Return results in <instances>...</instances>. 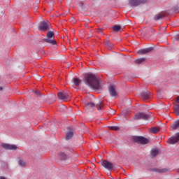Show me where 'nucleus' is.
<instances>
[{
    "label": "nucleus",
    "mask_w": 179,
    "mask_h": 179,
    "mask_svg": "<svg viewBox=\"0 0 179 179\" xmlns=\"http://www.w3.org/2000/svg\"><path fill=\"white\" fill-rule=\"evenodd\" d=\"M84 83L92 89L99 90L100 88L99 81L94 74H86L85 76Z\"/></svg>",
    "instance_id": "obj_1"
},
{
    "label": "nucleus",
    "mask_w": 179,
    "mask_h": 179,
    "mask_svg": "<svg viewBox=\"0 0 179 179\" xmlns=\"http://www.w3.org/2000/svg\"><path fill=\"white\" fill-rule=\"evenodd\" d=\"M46 36L47 38L43 39L44 42L51 44L52 45H56L57 42L54 39V33L52 32V31H49Z\"/></svg>",
    "instance_id": "obj_2"
},
{
    "label": "nucleus",
    "mask_w": 179,
    "mask_h": 179,
    "mask_svg": "<svg viewBox=\"0 0 179 179\" xmlns=\"http://www.w3.org/2000/svg\"><path fill=\"white\" fill-rule=\"evenodd\" d=\"M58 99L62 101H69L71 94L69 92L61 91L57 94Z\"/></svg>",
    "instance_id": "obj_3"
},
{
    "label": "nucleus",
    "mask_w": 179,
    "mask_h": 179,
    "mask_svg": "<svg viewBox=\"0 0 179 179\" xmlns=\"http://www.w3.org/2000/svg\"><path fill=\"white\" fill-rule=\"evenodd\" d=\"M50 26V24L48 21H41L38 25V30L41 31H46L49 29Z\"/></svg>",
    "instance_id": "obj_4"
},
{
    "label": "nucleus",
    "mask_w": 179,
    "mask_h": 179,
    "mask_svg": "<svg viewBox=\"0 0 179 179\" xmlns=\"http://www.w3.org/2000/svg\"><path fill=\"white\" fill-rule=\"evenodd\" d=\"M150 116L149 115H147L144 113H137L134 117V119L136 120H149Z\"/></svg>",
    "instance_id": "obj_5"
},
{
    "label": "nucleus",
    "mask_w": 179,
    "mask_h": 179,
    "mask_svg": "<svg viewBox=\"0 0 179 179\" xmlns=\"http://www.w3.org/2000/svg\"><path fill=\"white\" fill-rule=\"evenodd\" d=\"M135 142L141 143L142 145L148 144L149 143L148 139L142 136H136L134 138Z\"/></svg>",
    "instance_id": "obj_6"
},
{
    "label": "nucleus",
    "mask_w": 179,
    "mask_h": 179,
    "mask_svg": "<svg viewBox=\"0 0 179 179\" xmlns=\"http://www.w3.org/2000/svg\"><path fill=\"white\" fill-rule=\"evenodd\" d=\"M147 0H129V4L130 6H138L141 3H144Z\"/></svg>",
    "instance_id": "obj_7"
},
{
    "label": "nucleus",
    "mask_w": 179,
    "mask_h": 179,
    "mask_svg": "<svg viewBox=\"0 0 179 179\" xmlns=\"http://www.w3.org/2000/svg\"><path fill=\"white\" fill-rule=\"evenodd\" d=\"M101 165L108 171H110L113 169V164L107 160H103L101 162Z\"/></svg>",
    "instance_id": "obj_8"
},
{
    "label": "nucleus",
    "mask_w": 179,
    "mask_h": 179,
    "mask_svg": "<svg viewBox=\"0 0 179 179\" xmlns=\"http://www.w3.org/2000/svg\"><path fill=\"white\" fill-rule=\"evenodd\" d=\"M179 141V133L176 134L175 136L170 138L168 141L169 144L173 145Z\"/></svg>",
    "instance_id": "obj_9"
},
{
    "label": "nucleus",
    "mask_w": 179,
    "mask_h": 179,
    "mask_svg": "<svg viewBox=\"0 0 179 179\" xmlns=\"http://www.w3.org/2000/svg\"><path fill=\"white\" fill-rule=\"evenodd\" d=\"M1 147H3L6 150H15L17 149V146L15 145H9V144H5V143H1Z\"/></svg>",
    "instance_id": "obj_10"
},
{
    "label": "nucleus",
    "mask_w": 179,
    "mask_h": 179,
    "mask_svg": "<svg viewBox=\"0 0 179 179\" xmlns=\"http://www.w3.org/2000/svg\"><path fill=\"white\" fill-rule=\"evenodd\" d=\"M152 50H153L152 48H145V49H143V50H140L138 52V54H139V55H145V54H148V53L150 52Z\"/></svg>",
    "instance_id": "obj_11"
},
{
    "label": "nucleus",
    "mask_w": 179,
    "mask_h": 179,
    "mask_svg": "<svg viewBox=\"0 0 179 179\" xmlns=\"http://www.w3.org/2000/svg\"><path fill=\"white\" fill-rule=\"evenodd\" d=\"M109 92H110V94L111 95V96L113 97H116L117 96V92L115 91V89L113 86H110L109 87Z\"/></svg>",
    "instance_id": "obj_12"
},
{
    "label": "nucleus",
    "mask_w": 179,
    "mask_h": 179,
    "mask_svg": "<svg viewBox=\"0 0 179 179\" xmlns=\"http://www.w3.org/2000/svg\"><path fill=\"white\" fill-rule=\"evenodd\" d=\"M95 107V104L94 103H87L85 104V108L87 110L92 111L93 108Z\"/></svg>",
    "instance_id": "obj_13"
},
{
    "label": "nucleus",
    "mask_w": 179,
    "mask_h": 179,
    "mask_svg": "<svg viewBox=\"0 0 179 179\" xmlns=\"http://www.w3.org/2000/svg\"><path fill=\"white\" fill-rule=\"evenodd\" d=\"M104 45L106 46V48L110 50L113 48V44H112L111 43H110L109 41H106L105 43H104Z\"/></svg>",
    "instance_id": "obj_14"
},
{
    "label": "nucleus",
    "mask_w": 179,
    "mask_h": 179,
    "mask_svg": "<svg viewBox=\"0 0 179 179\" xmlns=\"http://www.w3.org/2000/svg\"><path fill=\"white\" fill-rule=\"evenodd\" d=\"M141 96L144 100H148L150 98V92H143L141 93Z\"/></svg>",
    "instance_id": "obj_15"
},
{
    "label": "nucleus",
    "mask_w": 179,
    "mask_h": 179,
    "mask_svg": "<svg viewBox=\"0 0 179 179\" xmlns=\"http://www.w3.org/2000/svg\"><path fill=\"white\" fill-rule=\"evenodd\" d=\"M73 131L72 129L69 130L66 134V139L68 141L71 139L73 137Z\"/></svg>",
    "instance_id": "obj_16"
},
{
    "label": "nucleus",
    "mask_w": 179,
    "mask_h": 179,
    "mask_svg": "<svg viewBox=\"0 0 179 179\" xmlns=\"http://www.w3.org/2000/svg\"><path fill=\"white\" fill-rule=\"evenodd\" d=\"M159 150L158 149H152V150H151V152H150V155H151V157H155V156H157L158 154H159Z\"/></svg>",
    "instance_id": "obj_17"
},
{
    "label": "nucleus",
    "mask_w": 179,
    "mask_h": 179,
    "mask_svg": "<svg viewBox=\"0 0 179 179\" xmlns=\"http://www.w3.org/2000/svg\"><path fill=\"white\" fill-rule=\"evenodd\" d=\"M59 158L61 160H66V159H67L68 157H67L66 155L64 154V152H61L59 154Z\"/></svg>",
    "instance_id": "obj_18"
},
{
    "label": "nucleus",
    "mask_w": 179,
    "mask_h": 179,
    "mask_svg": "<svg viewBox=\"0 0 179 179\" xmlns=\"http://www.w3.org/2000/svg\"><path fill=\"white\" fill-rule=\"evenodd\" d=\"M172 129L176 130L179 128V120L174 122L173 124L171 126Z\"/></svg>",
    "instance_id": "obj_19"
},
{
    "label": "nucleus",
    "mask_w": 179,
    "mask_h": 179,
    "mask_svg": "<svg viewBox=\"0 0 179 179\" xmlns=\"http://www.w3.org/2000/svg\"><path fill=\"white\" fill-rule=\"evenodd\" d=\"M73 82L76 87H78L81 84V80L78 78L73 79Z\"/></svg>",
    "instance_id": "obj_20"
},
{
    "label": "nucleus",
    "mask_w": 179,
    "mask_h": 179,
    "mask_svg": "<svg viewBox=\"0 0 179 179\" xmlns=\"http://www.w3.org/2000/svg\"><path fill=\"white\" fill-rule=\"evenodd\" d=\"M164 17V15L163 14H157L156 15H155L154 20L157 21L162 19Z\"/></svg>",
    "instance_id": "obj_21"
},
{
    "label": "nucleus",
    "mask_w": 179,
    "mask_h": 179,
    "mask_svg": "<svg viewBox=\"0 0 179 179\" xmlns=\"http://www.w3.org/2000/svg\"><path fill=\"white\" fill-rule=\"evenodd\" d=\"M155 171L156 172L162 173H166V172L169 171V169H155Z\"/></svg>",
    "instance_id": "obj_22"
},
{
    "label": "nucleus",
    "mask_w": 179,
    "mask_h": 179,
    "mask_svg": "<svg viewBox=\"0 0 179 179\" xmlns=\"http://www.w3.org/2000/svg\"><path fill=\"white\" fill-rule=\"evenodd\" d=\"M159 127H152L150 129V131L153 134H157L159 131Z\"/></svg>",
    "instance_id": "obj_23"
},
{
    "label": "nucleus",
    "mask_w": 179,
    "mask_h": 179,
    "mask_svg": "<svg viewBox=\"0 0 179 179\" xmlns=\"http://www.w3.org/2000/svg\"><path fill=\"white\" fill-rule=\"evenodd\" d=\"M145 61V58L138 59L135 61V63L137 64H141L143 63Z\"/></svg>",
    "instance_id": "obj_24"
},
{
    "label": "nucleus",
    "mask_w": 179,
    "mask_h": 179,
    "mask_svg": "<svg viewBox=\"0 0 179 179\" xmlns=\"http://www.w3.org/2000/svg\"><path fill=\"white\" fill-rule=\"evenodd\" d=\"M96 108L98 109V110H101L103 108V105L102 102H100L99 104L96 105Z\"/></svg>",
    "instance_id": "obj_25"
},
{
    "label": "nucleus",
    "mask_w": 179,
    "mask_h": 179,
    "mask_svg": "<svg viewBox=\"0 0 179 179\" xmlns=\"http://www.w3.org/2000/svg\"><path fill=\"white\" fill-rule=\"evenodd\" d=\"M175 113L176 115H179V105H176L174 107Z\"/></svg>",
    "instance_id": "obj_26"
},
{
    "label": "nucleus",
    "mask_w": 179,
    "mask_h": 179,
    "mask_svg": "<svg viewBox=\"0 0 179 179\" xmlns=\"http://www.w3.org/2000/svg\"><path fill=\"white\" fill-rule=\"evenodd\" d=\"M121 29V27L120 25H115V27H113V30L115 31H119Z\"/></svg>",
    "instance_id": "obj_27"
},
{
    "label": "nucleus",
    "mask_w": 179,
    "mask_h": 179,
    "mask_svg": "<svg viewBox=\"0 0 179 179\" xmlns=\"http://www.w3.org/2000/svg\"><path fill=\"white\" fill-rule=\"evenodd\" d=\"M18 163H19V165L21 166H26V163L24 162L23 160H20V161L18 162Z\"/></svg>",
    "instance_id": "obj_28"
},
{
    "label": "nucleus",
    "mask_w": 179,
    "mask_h": 179,
    "mask_svg": "<svg viewBox=\"0 0 179 179\" xmlns=\"http://www.w3.org/2000/svg\"><path fill=\"white\" fill-rule=\"evenodd\" d=\"M110 129L111 130H115V131L119 130V127H110Z\"/></svg>",
    "instance_id": "obj_29"
},
{
    "label": "nucleus",
    "mask_w": 179,
    "mask_h": 179,
    "mask_svg": "<svg viewBox=\"0 0 179 179\" xmlns=\"http://www.w3.org/2000/svg\"><path fill=\"white\" fill-rule=\"evenodd\" d=\"M98 33L101 34H103V32H102V29L101 28H99L97 31Z\"/></svg>",
    "instance_id": "obj_30"
},
{
    "label": "nucleus",
    "mask_w": 179,
    "mask_h": 179,
    "mask_svg": "<svg viewBox=\"0 0 179 179\" xmlns=\"http://www.w3.org/2000/svg\"><path fill=\"white\" fill-rule=\"evenodd\" d=\"M34 94L36 95V96H40V92L38 91H36L34 92Z\"/></svg>",
    "instance_id": "obj_31"
},
{
    "label": "nucleus",
    "mask_w": 179,
    "mask_h": 179,
    "mask_svg": "<svg viewBox=\"0 0 179 179\" xmlns=\"http://www.w3.org/2000/svg\"><path fill=\"white\" fill-rule=\"evenodd\" d=\"M176 40L179 41V34L176 35Z\"/></svg>",
    "instance_id": "obj_32"
},
{
    "label": "nucleus",
    "mask_w": 179,
    "mask_h": 179,
    "mask_svg": "<svg viewBox=\"0 0 179 179\" xmlns=\"http://www.w3.org/2000/svg\"><path fill=\"white\" fill-rule=\"evenodd\" d=\"M176 102L179 103V96L177 97Z\"/></svg>",
    "instance_id": "obj_33"
},
{
    "label": "nucleus",
    "mask_w": 179,
    "mask_h": 179,
    "mask_svg": "<svg viewBox=\"0 0 179 179\" xmlns=\"http://www.w3.org/2000/svg\"><path fill=\"white\" fill-rule=\"evenodd\" d=\"M1 179H6L5 177H1Z\"/></svg>",
    "instance_id": "obj_34"
},
{
    "label": "nucleus",
    "mask_w": 179,
    "mask_h": 179,
    "mask_svg": "<svg viewBox=\"0 0 179 179\" xmlns=\"http://www.w3.org/2000/svg\"><path fill=\"white\" fill-rule=\"evenodd\" d=\"M176 13H178L179 11H178V10H176Z\"/></svg>",
    "instance_id": "obj_35"
},
{
    "label": "nucleus",
    "mask_w": 179,
    "mask_h": 179,
    "mask_svg": "<svg viewBox=\"0 0 179 179\" xmlns=\"http://www.w3.org/2000/svg\"><path fill=\"white\" fill-rule=\"evenodd\" d=\"M1 90L2 91V87L1 88Z\"/></svg>",
    "instance_id": "obj_36"
},
{
    "label": "nucleus",
    "mask_w": 179,
    "mask_h": 179,
    "mask_svg": "<svg viewBox=\"0 0 179 179\" xmlns=\"http://www.w3.org/2000/svg\"><path fill=\"white\" fill-rule=\"evenodd\" d=\"M178 172H179V169H178Z\"/></svg>",
    "instance_id": "obj_37"
},
{
    "label": "nucleus",
    "mask_w": 179,
    "mask_h": 179,
    "mask_svg": "<svg viewBox=\"0 0 179 179\" xmlns=\"http://www.w3.org/2000/svg\"><path fill=\"white\" fill-rule=\"evenodd\" d=\"M179 179V178H178Z\"/></svg>",
    "instance_id": "obj_38"
}]
</instances>
